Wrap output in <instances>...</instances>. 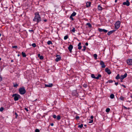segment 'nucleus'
Wrapping results in <instances>:
<instances>
[{"label":"nucleus","instance_id":"obj_30","mask_svg":"<svg viewBox=\"0 0 132 132\" xmlns=\"http://www.w3.org/2000/svg\"><path fill=\"white\" fill-rule=\"evenodd\" d=\"M83 126V125L82 124H81L80 125H79L78 126V127L79 128H81Z\"/></svg>","mask_w":132,"mask_h":132},{"label":"nucleus","instance_id":"obj_13","mask_svg":"<svg viewBox=\"0 0 132 132\" xmlns=\"http://www.w3.org/2000/svg\"><path fill=\"white\" fill-rule=\"evenodd\" d=\"M53 85L52 83L49 84H48L46 85L45 84V87H51Z\"/></svg>","mask_w":132,"mask_h":132},{"label":"nucleus","instance_id":"obj_63","mask_svg":"<svg viewBox=\"0 0 132 132\" xmlns=\"http://www.w3.org/2000/svg\"><path fill=\"white\" fill-rule=\"evenodd\" d=\"M18 56H20V55H19V54H18Z\"/></svg>","mask_w":132,"mask_h":132},{"label":"nucleus","instance_id":"obj_39","mask_svg":"<svg viewBox=\"0 0 132 132\" xmlns=\"http://www.w3.org/2000/svg\"><path fill=\"white\" fill-rule=\"evenodd\" d=\"M75 29L74 28H73L72 29V31L73 32H75Z\"/></svg>","mask_w":132,"mask_h":132},{"label":"nucleus","instance_id":"obj_19","mask_svg":"<svg viewBox=\"0 0 132 132\" xmlns=\"http://www.w3.org/2000/svg\"><path fill=\"white\" fill-rule=\"evenodd\" d=\"M98 10H102V7L100 6V5H98Z\"/></svg>","mask_w":132,"mask_h":132},{"label":"nucleus","instance_id":"obj_10","mask_svg":"<svg viewBox=\"0 0 132 132\" xmlns=\"http://www.w3.org/2000/svg\"><path fill=\"white\" fill-rule=\"evenodd\" d=\"M105 71L109 74H110L111 73L110 70L108 68H106L105 69Z\"/></svg>","mask_w":132,"mask_h":132},{"label":"nucleus","instance_id":"obj_36","mask_svg":"<svg viewBox=\"0 0 132 132\" xmlns=\"http://www.w3.org/2000/svg\"><path fill=\"white\" fill-rule=\"evenodd\" d=\"M35 132H40L39 130L38 129H36L35 130Z\"/></svg>","mask_w":132,"mask_h":132},{"label":"nucleus","instance_id":"obj_59","mask_svg":"<svg viewBox=\"0 0 132 132\" xmlns=\"http://www.w3.org/2000/svg\"><path fill=\"white\" fill-rule=\"evenodd\" d=\"M121 82H123V80H123V79H121Z\"/></svg>","mask_w":132,"mask_h":132},{"label":"nucleus","instance_id":"obj_4","mask_svg":"<svg viewBox=\"0 0 132 132\" xmlns=\"http://www.w3.org/2000/svg\"><path fill=\"white\" fill-rule=\"evenodd\" d=\"M19 95H17L16 94H14L12 95L13 97H14V99L15 101H17L19 99Z\"/></svg>","mask_w":132,"mask_h":132},{"label":"nucleus","instance_id":"obj_41","mask_svg":"<svg viewBox=\"0 0 132 132\" xmlns=\"http://www.w3.org/2000/svg\"><path fill=\"white\" fill-rule=\"evenodd\" d=\"M43 56H40V57H39V58L40 59H43Z\"/></svg>","mask_w":132,"mask_h":132},{"label":"nucleus","instance_id":"obj_38","mask_svg":"<svg viewBox=\"0 0 132 132\" xmlns=\"http://www.w3.org/2000/svg\"><path fill=\"white\" fill-rule=\"evenodd\" d=\"M83 86L85 88H86L87 87V85L86 84H85L83 85Z\"/></svg>","mask_w":132,"mask_h":132},{"label":"nucleus","instance_id":"obj_29","mask_svg":"<svg viewBox=\"0 0 132 132\" xmlns=\"http://www.w3.org/2000/svg\"><path fill=\"white\" fill-rule=\"evenodd\" d=\"M120 99L122 100H124V98L122 96H121L120 97Z\"/></svg>","mask_w":132,"mask_h":132},{"label":"nucleus","instance_id":"obj_42","mask_svg":"<svg viewBox=\"0 0 132 132\" xmlns=\"http://www.w3.org/2000/svg\"><path fill=\"white\" fill-rule=\"evenodd\" d=\"M53 117L54 118H56V116L55 115H53Z\"/></svg>","mask_w":132,"mask_h":132},{"label":"nucleus","instance_id":"obj_17","mask_svg":"<svg viewBox=\"0 0 132 132\" xmlns=\"http://www.w3.org/2000/svg\"><path fill=\"white\" fill-rule=\"evenodd\" d=\"M101 77V75L100 74H99L98 75V76L95 77L96 79H99V78Z\"/></svg>","mask_w":132,"mask_h":132},{"label":"nucleus","instance_id":"obj_51","mask_svg":"<svg viewBox=\"0 0 132 132\" xmlns=\"http://www.w3.org/2000/svg\"><path fill=\"white\" fill-rule=\"evenodd\" d=\"M115 84L116 85H118V82H116L115 83Z\"/></svg>","mask_w":132,"mask_h":132},{"label":"nucleus","instance_id":"obj_1","mask_svg":"<svg viewBox=\"0 0 132 132\" xmlns=\"http://www.w3.org/2000/svg\"><path fill=\"white\" fill-rule=\"evenodd\" d=\"M35 17L33 20L34 21H36L38 22L41 20L40 16L38 13L37 12L35 13Z\"/></svg>","mask_w":132,"mask_h":132},{"label":"nucleus","instance_id":"obj_57","mask_svg":"<svg viewBox=\"0 0 132 132\" xmlns=\"http://www.w3.org/2000/svg\"><path fill=\"white\" fill-rule=\"evenodd\" d=\"M44 21L45 22H46L47 21V20L46 19H45L44 20Z\"/></svg>","mask_w":132,"mask_h":132},{"label":"nucleus","instance_id":"obj_15","mask_svg":"<svg viewBox=\"0 0 132 132\" xmlns=\"http://www.w3.org/2000/svg\"><path fill=\"white\" fill-rule=\"evenodd\" d=\"M114 31L115 30H113L108 32V35H110L112 34L113 33Z\"/></svg>","mask_w":132,"mask_h":132},{"label":"nucleus","instance_id":"obj_61","mask_svg":"<svg viewBox=\"0 0 132 132\" xmlns=\"http://www.w3.org/2000/svg\"><path fill=\"white\" fill-rule=\"evenodd\" d=\"M11 62H13V60H12L11 61Z\"/></svg>","mask_w":132,"mask_h":132},{"label":"nucleus","instance_id":"obj_9","mask_svg":"<svg viewBox=\"0 0 132 132\" xmlns=\"http://www.w3.org/2000/svg\"><path fill=\"white\" fill-rule=\"evenodd\" d=\"M127 74L125 73L124 75H122L120 77L121 79H123L127 76Z\"/></svg>","mask_w":132,"mask_h":132},{"label":"nucleus","instance_id":"obj_18","mask_svg":"<svg viewBox=\"0 0 132 132\" xmlns=\"http://www.w3.org/2000/svg\"><path fill=\"white\" fill-rule=\"evenodd\" d=\"M101 77V75L100 74H99L98 75V76L95 77L96 79H99V78Z\"/></svg>","mask_w":132,"mask_h":132},{"label":"nucleus","instance_id":"obj_23","mask_svg":"<svg viewBox=\"0 0 132 132\" xmlns=\"http://www.w3.org/2000/svg\"><path fill=\"white\" fill-rule=\"evenodd\" d=\"M76 14V13L75 12H73L72 13L71 15L72 16H75Z\"/></svg>","mask_w":132,"mask_h":132},{"label":"nucleus","instance_id":"obj_7","mask_svg":"<svg viewBox=\"0 0 132 132\" xmlns=\"http://www.w3.org/2000/svg\"><path fill=\"white\" fill-rule=\"evenodd\" d=\"M123 5H126L128 6L129 5L130 3L128 0H127L126 2H123Z\"/></svg>","mask_w":132,"mask_h":132},{"label":"nucleus","instance_id":"obj_21","mask_svg":"<svg viewBox=\"0 0 132 132\" xmlns=\"http://www.w3.org/2000/svg\"><path fill=\"white\" fill-rule=\"evenodd\" d=\"M114 97V95L113 94H112L110 95V97L112 99Z\"/></svg>","mask_w":132,"mask_h":132},{"label":"nucleus","instance_id":"obj_53","mask_svg":"<svg viewBox=\"0 0 132 132\" xmlns=\"http://www.w3.org/2000/svg\"><path fill=\"white\" fill-rule=\"evenodd\" d=\"M2 78L1 76H0V81H1L2 80Z\"/></svg>","mask_w":132,"mask_h":132},{"label":"nucleus","instance_id":"obj_34","mask_svg":"<svg viewBox=\"0 0 132 132\" xmlns=\"http://www.w3.org/2000/svg\"><path fill=\"white\" fill-rule=\"evenodd\" d=\"M83 49H82V50L83 51H85V50L86 47L85 46H84L83 47Z\"/></svg>","mask_w":132,"mask_h":132},{"label":"nucleus","instance_id":"obj_45","mask_svg":"<svg viewBox=\"0 0 132 132\" xmlns=\"http://www.w3.org/2000/svg\"><path fill=\"white\" fill-rule=\"evenodd\" d=\"M17 46H12V48H17Z\"/></svg>","mask_w":132,"mask_h":132},{"label":"nucleus","instance_id":"obj_55","mask_svg":"<svg viewBox=\"0 0 132 132\" xmlns=\"http://www.w3.org/2000/svg\"><path fill=\"white\" fill-rule=\"evenodd\" d=\"M85 45L86 46H88V44L87 43H86L85 44Z\"/></svg>","mask_w":132,"mask_h":132},{"label":"nucleus","instance_id":"obj_37","mask_svg":"<svg viewBox=\"0 0 132 132\" xmlns=\"http://www.w3.org/2000/svg\"><path fill=\"white\" fill-rule=\"evenodd\" d=\"M3 110L4 108L3 107H2L0 108V111H2Z\"/></svg>","mask_w":132,"mask_h":132},{"label":"nucleus","instance_id":"obj_28","mask_svg":"<svg viewBox=\"0 0 132 132\" xmlns=\"http://www.w3.org/2000/svg\"><path fill=\"white\" fill-rule=\"evenodd\" d=\"M61 119V118H60V116L59 115H58L57 117V120H60Z\"/></svg>","mask_w":132,"mask_h":132},{"label":"nucleus","instance_id":"obj_3","mask_svg":"<svg viewBox=\"0 0 132 132\" xmlns=\"http://www.w3.org/2000/svg\"><path fill=\"white\" fill-rule=\"evenodd\" d=\"M120 22L119 21H117L115 24V28L117 29L120 26Z\"/></svg>","mask_w":132,"mask_h":132},{"label":"nucleus","instance_id":"obj_47","mask_svg":"<svg viewBox=\"0 0 132 132\" xmlns=\"http://www.w3.org/2000/svg\"><path fill=\"white\" fill-rule=\"evenodd\" d=\"M79 118V117L78 116H77L76 117V118L77 120Z\"/></svg>","mask_w":132,"mask_h":132},{"label":"nucleus","instance_id":"obj_32","mask_svg":"<svg viewBox=\"0 0 132 132\" xmlns=\"http://www.w3.org/2000/svg\"><path fill=\"white\" fill-rule=\"evenodd\" d=\"M89 27H91V25L89 23H87L86 24Z\"/></svg>","mask_w":132,"mask_h":132},{"label":"nucleus","instance_id":"obj_14","mask_svg":"<svg viewBox=\"0 0 132 132\" xmlns=\"http://www.w3.org/2000/svg\"><path fill=\"white\" fill-rule=\"evenodd\" d=\"M91 3L90 2H87L86 3V6L87 7H90V6Z\"/></svg>","mask_w":132,"mask_h":132},{"label":"nucleus","instance_id":"obj_64","mask_svg":"<svg viewBox=\"0 0 132 132\" xmlns=\"http://www.w3.org/2000/svg\"><path fill=\"white\" fill-rule=\"evenodd\" d=\"M1 34H0V36H1Z\"/></svg>","mask_w":132,"mask_h":132},{"label":"nucleus","instance_id":"obj_12","mask_svg":"<svg viewBox=\"0 0 132 132\" xmlns=\"http://www.w3.org/2000/svg\"><path fill=\"white\" fill-rule=\"evenodd\" d=\"M59 56V57H57L56 59H55V61H56V62H58V61H60V60L61 59V57H60V56L59 55H56V57H57V56Z\"/></svg>","mask_w":132,"mask_h":132},{"label":"nucleus","instance_id":"obj_56","mask_svg":"<svg viewBox=\"0 0 132 132\" xmlns=\"http://www.w3.org/2000/svg\"><path fill=\"white\" fill-rule=\"evenodd\" d=\"M51 125L52 126H53L54 125V124L53 123H51Z\"/></svg>","mask_w":132,"mask_h":132},{"label":"nucleus","instance_id":"obj_43","mask_svg":"<svg viewBox=\"0 0 132 132\" xmlns=\"http://www.w3.org/2000/svg\"><path fill=\"white\" fill-rule=\"evenodd\" d=\"M72 16L71 15L70 16V18L72 20H73V18H72Z\"/></svg>","mask_w":132,"mask_h":132},{"label":"nucleus","instance_id":"obj_62","mask_svg":"<svg viewBox=\"0 0 132 132\" xmlns=\"http://www.w3.org/2000/svg\"><path fill=\"white\" fill-rule=\"evenodd\" d=\"M29 31H32V30H29Z\"/></svg>","mask_w":132,"mask_h":132},{"label":"nucleus","instance_id":"obj_16","mask_svg":"<svg viewBox=\"0 0 132 132\" xmlns=\"http://www.w3.org/2000/svg\"><path fill=\"white\" fill-rule=\"evenodd\" d=\"M81 43H79L78 45V49H80L81 48Z\"/></svg>","mask_w":132,"mask_h":132},{"label":"nucleus","instance_id":"obj_60","mask_svg":"<svg viewBox=\"0 0 132 132\" xmlns=\"http://www.w3.org/2000/svg\"><path fill=\"white\" fill-rule=\"evenodd\" d=\"M117 0H115V2H117Z\"/></svg>","mask_w":132,"mask_h":132},{"label":"nucleus","instance_id":"obj_48","mask_svg":"<svg viewBox=\"0 0 132 132\" xmlns=\"http://www.w3.org/2000/svg\"><path fill=\"white\" fill-rule=\"evenodd\" d=\"M123 107H124V108L126 109H129V108H126V107L125 106H123Z\"/></svg>","mask_w":132,"mask_h":132},{"label":"nucleus","instance_id":"obj_27","mask_svg":"<svg viewBox=\"0 0 132 132\" xmlns=\"http://www.w3.org/2000/svg\"><path fill=\"white\" fill-rule=\"evenodd\" d=\"M110 109L109 108H107L106 110V111L107 112H108L110 111Z\"/></svg>","mask_w":132,"mask_h":132},{"label":"nucleus","instance_id":"obj_6","mask_svg":"<svg viewBox=\"0 0 132 132\" xmlns=\"http://www.w3.org/2000/svg\"><path fill=\"white\" fill-rule=\"evenodd\" d=\"M98 31L100 32H102L103 31V32H104L106 33L108 31V30H105L104 29H101L100 28L98 29Z\"/></svg>","mask_w":132,"mask_h":132},{"label":"nucleus","instance_id":"obj_8","mask_svg":"<svg viewBox=\"0 0 132 132\" xmlns=\"http://www.w3.org/2000/svg\"><path fill=\"white\" fill-rule=\"evenodd\" d=\"M100 64L101 65V67L103 68H104L105 67V65L104 63L102 61H101L100 62Z\"/></svg>","mask_w":132,"mask_h":132},{"label":"nucleus","instance_id":"obj_35","mask_svg":"<svg viewBox=\"0 0 132 132\" xmlns=\"http://www.w3.org/2000/svg\"><path fill=\"white\" fill-rule=\"evenodd\" d=\"M32 46L34 47H36V45L35 43H33L32 44Z\"/></svg>","mask_w":132,"mask_h":132},{"label":"nucleus","instance_id":"obj_58","mask_svg":"<svg viewBox=\"0 0 132 132\" xmlns=\"http://www.w3.org/2000/svg\"><path fill=\"white\" fill-rule=\"evenodd\" d=\"M130 97L132 98V94H131Z\"/></svg>","mask_w":132,"mask_h":132},{"label":"nucleus","instance_id":"obj_46","mask_svg":"<svg viewBox=\"0 0 132 132\" xmlns=\"http://www.w3.org/2000/svg\"><path fill=\"white\" fill-rule=\"evenodd\" d=\"M93 122V119L91 120L89 122V123H92Z\"/></svg>","mask_w":132,"mask_h":132},{"label":"nucleus","instance_id":"obj_44","mask_svg":"<svg viewBox=\"0 0 132 132\" xmlns=\"http://www.w3.org/2000/svg\"><path fill=\"white\" fill-rule=\"evenodd\" d=\"M15 115H16L15 118H16L18 117V115L17 114L16 112H15Z\"/></svg>","mask_w":132,"mask_h":132},{"label":"nucleus","instance_id":"obj_11","mask_svg":"<svg viewBox=\"0 0 132 132\" xmlns=\"http://www.w3.org/2000/svg\"><path fill=\"white\" fill-rule=\"evenodd\" d=\"M73 48V46L72 45H70L68 47V49L70 52H71Z\"/></svg>","mask_w":132,"mask_h":132},{"label":"nucleus","instance_id":"obj_49","mask_svg":"<svg viewBox=\"0 0 132 132\" xmlns=\"http://www.w3.org/2000/svg\"><path fill=\"white\" fill-rule=\"evenodd\" d=\"M24 109L26 110L27 111H28V109H27L26 108H24Z\"/></svg>","mask_w":132,"mask_h":132},{"label":"nucleus","instance_id":"obj_40","mask_svg":"<svg viewBox=\"0 0 132 132\" xmlns=\"http://www.w3.org/2000/svg\"><path fill=\"white\" fill-rule=\"evenodd\" d=\"M113 82V81L112 80H109L107 82H109V83H111Z\"/></svg>","mask_w":132,"mask_h":132},{"label":"nucleus","instance_id":"obj_2","mask_svg":"<svg viewBox=\"0 0 132 132\" xmlns=\"http://www.w3.org/2000/svg\"><path fill=\"white\" fill-rule=\"evenodd\" d=\"M19 90L20 94H23L26 92L25 90L23 87L20 88Z\"/></svg>","mask_w":132,"mask_h":132},{"label":"nucleus","instance_id":"obj_50","mask_svg":"<svg viewBox=\"0 0 132 132\" xmlns=\"http://www.w3.org/2000/svg\"><path fill=\"white\" fill-rule=\"evenodd\" d=\"M40 56V54H38V56L39 57H40V56Z\"/></svg>","mask_w":132,"mask_h":132},{"label":"nucleus","instance_id":"obj_31","mask_svg":"<svg viewBox=\"0 0 132 132\" xmlns=\"http://www.w3.org/2000/svg\"><path fill=\"white\" fill-rule=\"evenodd\" d=\"M68 35L65 36L64 37V40H66L68 39Z\"/></svg>","mask_w":132,"mask_h":132},{"label":"nucleus","instance_id":"obj_33","mask_svg":"<svg viewBox=\"0 0 132 132\" xmlns=\"http://www.w3.org/2000/svg\"><path fill=\"white\" fill-rule=\"evenodd\" d=\"M97 55L96 54H95L94 55V58L95 59H97Z\"/></svg>","mask_w":132,"mask_h":132},{"label":"nucleus","instance_id":"obj_5","mask_svg":"<svg viewBox=\"0 0 132 132\" xmlns=\"http://www.w3.org/2000/svg\"><path fill=\"white\" fill-rule=\"evenodd\" d=\"M127 63L129 65H132V59H129L127 61Z\"/></svg>","mask_w":132,"mask_h":132},{"label":"nucleus","instance_id":"obj_54","mask_svg":"<svg viewBox=\"0 0 132 132\" xmlns=\"http://www.w3.org/2000/svg\"><path fill=\"white\" fill-rule=\"evenodd\" d=\"M121 86H123V87H124L125 88H126V87L125 86V85H122Z\"/></svg>","mask_w":132,"mask_h":132},{"label":"nucleus","instance_id":"obj_26","mask_svg":"<svg viewBox=\"0 0 132 132\" xmlns=\"http://www.w3.org/2000/svg\"><path fill=\"white\" fill-rule=\"evenodd\" d=\"M13 85V86L14 87H17L18 85L16 83L15 84L14 83Z\"/></svg>","mask_w":132,"mask_h":132},{"label":"nucleus","instance_id":"obj_25","mask_svg":"<svg viewBox=\"0 0 132 132\" xmlns=\"http://www.w3.org/2000/svg\"><path fill=\"white\" fill-rule=\"evenodd\" d=\"M91 77L93 78H95L96 77L95 76L94 74H92L91 75Z\"/></svg>","mask_w":132,"mask_h":132},{"label":"nucleus","instance_id":"obj_22","mask_svg":"<svg viewBox=\"0 0 132 132\" xmlns=\"http://www.w3.org/2000/svg\"><path fill=\"white\" fill-rule=\"evenodd\" d=\"M116 78L117 79H118L119 78H120L119 74H118L117 75Z\"/></svg>","mask_w":132,"mask_h":132},{"label":"nucleus","instance_id":"obj_52","mask_svg":"<svg viewBox=\"0 0 132 132\" xmlns=\"http://www.w3.org/2000/svg\"><path fill=\"white\" fill-rule=\"evenodd\" d=\"M93 116H91L90 117V118L91 119H93Z\"/></svg>","mask_w":132,"mask_h":132},{"label":"nucleus","instance_id":"obj_24","mask_svg":"<svg viewBox=\"0 0 132 132\" xmlns=\"http://www.w3.org/2000/svg\"><path fill=\"white\" fill-rule=\"evenodd\" d=\"M47 44L48 45H49L50 44H52V43L51 41L49 40L47 42Z\"/></svg>","mask_w":132,"mask_h":132},{"label":"nucleus","instance_id":"obj_20","mask_svg":"<svg viewBox=\"0 0 132 132\" xmlns=\"http://www.w3.org/2000/svg\"><path fill=\"white\" fill-rule=\"evenodd\" d=\"M22 54L23 57H25L26 56V55L24 53L22 52Z\"/></svg>","mask_w":132,"mask_h":132}]
</instances>
